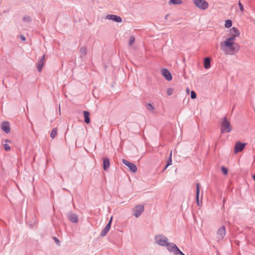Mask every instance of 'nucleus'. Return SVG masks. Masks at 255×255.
Segmentation results:
<instances>
[{"label": "nucleus", "mask_w": 255, "mask_h": 255, "mask_svg": "<svg viewBox=\"0 0 255 255\" xmlns=\"http://www.w3.org/2000/svg\"><path fill=\"white\" fill-rule=\"evenodd\" d=\"M167 16H168V15H166V16H165V19H167Z\"/></svg>", "instance_id": "37998d69"}, {"label": "nucleus", "mask_w": 255, "mask_h": 255, "mask_svg": "<svg viewBox=\"0 0 255 255\" xmlns=\"http://www.w3.org/2000/svg\"><path fill=\"white\" fill-rule=\"evenodd\" d=\"M108 232L109 230L105 228L101 233V236H105Z\"/></svg>", "instance_id": "a878e982"}, {"label": "nucleus", "mask_w": 255, "mask_h": 255, "mask_svg": "<svg viewBox=\"0 0 255 255\" xmlns=\"http://www.w3.org/2000/svg\"><path fill=\"white\" fill-rule=\"evenodd\" d=\"M221 131L222 133L229 132L232 130V126L230 122L227 120L226 117H224L221 120Z\"/></svg>", "instance_id": "f03ea898"}, {"label": "nucleus", "mask_w": 255, "mask_h": 255, "mask_svg": "<svg viewBox=\"0 0 255 255\" xmlns=\"http://www.w3.org/2000/svg\"><path fill=\"white\" fill-rule=\"evenodd\" d=\"M112 221V217L111 218V219H110V221L109 222L108 224L107 225V226L105 227V228H106L109 231L110 230V229L111 228Z\"/></svg>", "instance_id": "bb28decb"}, {"label": "nucleus", "mask_w": 255, "mask_h": 255, "mask_svg": "<svg viewBox=\"0 0 255 255\" xmlns=\"http://www.w3.org/2000/svg\"><path fill=\"white\" fill-rule=\"evenodd\" d=\"M4 148L6 151H9L10 150V146L6 143L4 144L3 145Z\"/></svg>", "instance_id": "c756f323"}, {"label": "nucleus", "mask_w": 255, "mask_h": 255, "mask_svg": "<svg viewBox=\"0 0 255 255\" xmlns=\"http://www.w3.org/2000/svg\"><path fill=\"white\" fill-rule=\"evenodd\" d=\"M183 1L182 0H169L168 3L169 5H180L182 4Z\"/></svg>", "instance_id": "a211bd4d"}, {"label": "nucleus", "mask_w": 255, "mask_h": 255, "mask_svg": "<svg viewBox=\"0 0 255 255\" xmlns=\"http://www.w3.org/2000/svg\"><path fill=\"white\" fill-rule=\"evenodd\" d=\"M174 92V89L171 88H169L166 90V93L168 95L170 96Z\"/></svg>", "instance_id": "5701e85b"}, {"label": "nucleus", "mask_w": 255, "mask_h": 255, "mask_svg": "<svg viewBox=\"0 0 255 255\" xmlns=\"http://www.w3.org/2000/svg\"><path fill=\"white\" fill-rule=\"evenodd\" d=\"M239 5L240 9L241 10V11L242 12L244 11V6L241 3V2L240 1L239 2Z\"/></svg>", "instance_id": "473e14b6"}, {"label": "nucleus", "mask_w": 255, "mask_h": 255, "mask_svg": "<svg viewBox=\"0 0 255 255\" xmlns=\"http://www.w3.org/2000/svg\"><path fill=\"white\" fill-rule=\"evenodd\" d=\"M253 177L254 180L255 181V174L253 176Z\"/></svg>", "instance_id": "ea45409f"}, {"label": "nucleus", "mask_w": 255, "mask_h": 255, "mask_svg": "<svg viewBox=\"0 0 255 255\" xmlns=\"http://www.w3.org/2000/svg\"><path fill=\"white\" fill-rule=\"evenodd\" d=\"M187 92L188 93H189V89H187Z\"/></svg>", "instance_id": "79ce46f5"}, {"label": "nucleus", "mask_w": 255, "mask_h": 255, "mask_svg": "<svg viewBox=\"0 0 255 255\" xmlns=\"http://www.w3.org/2000/svg\"><path fill=\"white\" fill-rule=\"evenodd\" d=\"M57 130L56 128H53L50 133V136L52 138H54L57 135Z\"/></svg>", "instance_id": "4be33fe9"}, {"label": "nucleus", "mask_w": 255, "mask_h": 255, "mask_svg": "<svg viewBox=\"0 0 255 255\" xmlns=\"http://www.w3.org/2000/svg\"><path fill=\"white\" fill-rule=\"evenodd\" d=\"M167 168V167H166V165L165 166V167H164V170H166V169Z\"/></svg>", "instance_id": "a19ab883"}, {"label": "nucleus", "mask_w": 255, "mask_h": 255, "mask_svg": "<svg viewBox=\"0 0 255 255\" xmlns=\"http://www.w3.org/2000/svg\"><path fill=\"white\" fill-rule=\"evenodd\" d=\"M232 25V21L230 19H227L225 21V27L227 28H230Z\"/></svg>", "instance_id": "412c9836"}, {"label": "nucleus", "mask_w": 255, "mask_h": 255, "mask_svg": "<svg viewBox=\"0 0 255 255\" xmlns=\"http://www.w3.org/2000/svg\"><path fill=\"white\" fill-rule=\"evenodd\" d=\"M83 114H84V122L87 124H89L90 122V120L89 118V116H90L89 112L88 111H85L83 112Z\"/></svg>", "instance_id": "dca6fc26"}, {"label": "nucleus", "mask_w": 255, "mask_h": 255, "mask_svg": "<svg viewBox=\"0 0 255 255\" xmlns=\"http://www.w3.org/2000/svg\"><path fill=\"white\" fill-rule=\"evenodd\" d=\"M194 5L202 10H207L209 7V4L206 0H192Z\"/></svg>", "instance_id": "7ed1b4c3"}, {"label": "nucleus", "mask_w": 255, "mask_h": 255, "mask_svg": "<svg viewBox=\"0 0 255 255\" xmlns=\"http://www.w3.org/2000/svg\"><path fill=\"white\" fill-rule=\"evenodd\" d=\"M80 51L85 54L86 53V49L85 48H82L80 50Z\"/></svg>", "instance_id": "e433bc0d"}, {"label": "nucleus", "mask_w": 255, "mask_h": 255, "mask_svg": "<svg viewBox=\"0 0 255 255\" xmlns=\"http://www.w3.org/2000/svg\"><path fill=\"white\" fill-rule=\"evenodd\" d=\"M69 219L73 223H76L78 221V216L74 214H71L69 215Z\"/></svg>", "instance_id": "6ab92c4d"}, {"label": "nucleus", "mask_w": 255, "mask_h": 255, "mask_svg": "<svg viewBox=\"0 0 255 255\" xmlns=\"http://www.w3.org/2000/svg\"><path fill=\"white\" fill-rule=\"evenodd\" d=\"M166 246L169 251L173 252L174 254H176V251L178 250V248L173 243H167Z\"/></svg>", "instance_id": "ddd939ff"}, {"label": "nucleus", "mask_w": 255, "mask_h": 255, "mask_svg": "<svg viewBox=\"0 0 255 255\" xmlns=\"http://www.w3.org/2000/svg\"><path fill=\"white\" fill-rule=\"evenodd\" d=\"M199 192H200V184L197 183L196 184V201L198 205H199Z\"/></svg>", "instance_id": "aec40b11"}, {"label": "nucleus", "mask_w": 255, "mask_h": 255, "mask_svg": "<svg viewBox=\"0 0 255 255\" xmlns=\"http://www.w3.org/2000/svg\"><path fill=\"white\" fill-rule=\"evenodd\" d=\"M171 156H172V151H171L169 159L167 162V164H166V167H168V166L172 164V159H171Z\"/></svg>", "instance_id": "b1692460"}, {"label": "nucleus", "mask_w": 255, "mask_h": 255, "mask_svg": "<svg viewBox=\"0 0 255 255\" xmlns=\"http://www.w3.org/2000/svg\"><path fill=\"white\" fill-rule=\"evenodd\" d=\"M19 37H20V38L22 41H25V39H25V37H24V35H20L19 36Z\"/></svg>", "instance_id": "c9c22d12"}, {"label": "nucleus", "mask_w": 255, "mask_h": 255, "mask_svg": "<svg viewBox=\"0 0 255 255\" xmlns=\"http://www.w3.org/2000/svg\"><path fill=\"white\" fill-rule=\"evenodd\" d=\"M4 141H5V142H6H6H10V141L9 139H5V140H4Z\"/></svg>", "instance_id": "58836bf2"}, {"label": "nucleus", "mask_w": 255, "mask_h": 255, "mask_svg": "<svg viewBox=\"0 0 255 255\" xmlns=\"http://www.w3.org/2000/svg\"><path fill=\"white\" fill-rule=\"evenodd\" d=\"M106 18L117 22H121L122 21V19L120 16L114 14L107 15L106 16Z\"/></svg>", "instance_id": "9b49d317"}, {"label": "nucleus", "mask_w": 255, "mask_h": 255, "mask_svg": "<svg viewBox=\"0 0 255 255\" xmlns=\"http://www.w3.org/2000/svg\"><path fill=\"white\" fill-rule=\"evenodd\" d=\"M204 67L205 69H208L211 67V59L209 57L205 58L204 61Z\"/></svg>", "instance_id": "2eb2a0df"}, {"label": "nucleus", "mask_w": 255, "mask_h": 255, "mask_svg": "<svg viewBox=\"0 0 255 255\" xmlns=\"http://www.w3.org/2000/svg\"><path fill=\"white\" fill-rule=\"evenodd\" d=\"M144 210V207L142 205H138L134 209V215L136 217H139Z\"/></svg>", "instance_id": "1a4fd4ad"}, {"label": "nucleus", "mask_w": 255, "mask_h": 255, "mask_svg": "<svg viewBox=\"0 0 255 255\" xmlns=\"http://www.w3.org/2000/svg\"><path fill=\"white\" fill-rule=\"evenodd\" d=\"M220 47L225 54L233 55L239 51L240 46L233 38H226L220 43Z\"/></svg>", "instance_id": "f257e3e1"}, {"label": "nucleus", "mask_w": 255, "mask_h": 255, "mask_svg": "<svg viewBox=\"0 0 255 255\" xmlns=\"http://www.w3.org/2000/svg\"><path fill=\"white\" fill-rule=\"evenodd\" d=\"M53 239L54 240L55 242L56 243V244L57 245L59 244L60 241H59V240L56 237L53 238Z\"/></svg>", "instance_id": "f704fd0d"}, {"label": "nucleus", "mask_w": 255, "mask_h": 255, "mask_svg": "<svg viewBox=\"0 0 255 255\" xmlns=\"http://www.w3.org/2000/svg\"><path fill=\"white\" fill-rule=\"evenodd\" d=\"M23 19L24 20H26V21H30V18L29 17H24L23 18Z\"/></svg>", "instance_id": "4c0bfd02"}, {"label": "nucleus", "mask_w": 255, "mask_h": 255, "mask_svg": "<svg viewBox=\"0 0 255 255\" xmlns=\"http://www.w3.org/2000/svg\"><path fill=\"white\" fill-rule=\"evenodd\" d=\"M146 107H147V109L149 111H152V110H154L153 106L152 105H151L150 104H148L147 105Z\"/></svg>", "instance_id": "7c9ffc66"}, {"label": "nucleus", "mask_w": 255, "mask_h": 255, "mask_svg": "<svg viewBox=\"0 0 255 255\" xmlns=\"http://www.w3.org/2000/svg\"><path fill=\"white\" fill-rule=\"evenodd\" d=\"M178 254H180V255H185L179 249L178 250L176 251V253L175 255H177Z\"/></svg>", "instance_id": "72a5a7b5"}, {"label": "nucleus", "mask_w": 255, "mask_h": 255, "mask_svg": "<svg viewBox=\"0 0 255 255\" xmlns=\"http://www.w3.org/2000/svg\"><path fill=\"white\" fill-rule=\"evenodd\" d=\"M134 41H135L134 37L133 36H130V39H129V45L130 46H131L133 44Z\"/></svg>", "instance_id": "393cba45"}, {"label": "nucleus", "mask_w": 255, "mask_h": 255, "mask_svg": "<svg viewBox=\"0 0 255 255\" xmlns=\"http://www.w3.org/2000/svg\"><path fill=\"white\" fill-rule=\"evenodd\" d=\"M246 146L245 143H242L241 142H237L235 144L234 147V152L237 153L238 152L242 151Z\"/></svg>", "instance_id": "6e6552de"}, {"label": "nucleus", "mask_w": 255, "mask_h": 255, "mask_svg": "<svg viewBox=\"0 0 255 255\" xmlns=\"http://www.w3.org/2000/svg\"><path fill=\"white\" fill-rule=\"evenodd\" d=\"M240 35V31L238 29L235 27H233L229 29L227 38H233V39L236 40V38L239 37Z\"/></svg>", "instance_id": "20e7f679"}, {"label": "nucleus", "mask_w": 255, "mask_h": 255, "mask_svg": "<svg viewBox=\"0 0 255 255\" xmlns=\"http://www.w3.org/2000/svg\"><path fill=\"white\" fill-rule=\"evenodd\" d=\"M44 59H45V56L43 55L41 59L39 60L38 64H37V69L40 72L42 70V67L45 64L44 62Z\"/></svg>", "instance_id": "4468645a"}, {"label": "nucleus", "mask_w": 255, "mask_h": 255, "mask_svg": "<svg viewBox=\"0 0 255 255\" xmlns=\"http://www.w3.org/2000/svg\"><path fill=\"white\" fill-rule=\"evenodd\" d=\"M1 128L3 131L8 133L10 132V128L9 124L8 122H3L1 124Z\"/></svg>", "instance_id": "f8f14e48"}, {"label": "nucleus", "mask_w": 255, "mask_h": 255, "mask_svg": "<svg viewBox=\"0 0 255 255\" xmlns=\"http://www.w3.org/2000/svg\"><path fill=\"white\" fill-rule=\"evenodd\" d=\"M191 97L192 99H195L196 98V94L193 91L191 92Z\"/></svg>", "instance_id": "2f4dec72"}, {"label": "nucleus", "mask_w": 255, "mask_h": 255, "mask_svg": "<svg viewBox=\"0 0 255 255\" xmlns=\"http://www.w3.org/2000/svg\"><path fill=\"white\" fill-rule=\"evenodd\" d=\"M122 161L125 165H126L129 168L131 171H132V172H135L136 171L137 167L134 164L131 163L124 159H123Z\"/></svg>", "instance_id": "423d86ee"}, {"label": "nucleus", "mask_w": 255, "mask_h": 255, "mask_svg": "<svg viewBox=\"0 0 255 255\" xmlns=\"http://www.w3.org/2000/svg\"><path fill=\"white\" fill-rule=\"evenodd\" d=\"M112 221V217L111 218V219H110V221L109 222L108 224L107 225V226L105 227V228H106L109 231L110 230V229L111 228Z\"/></svg>", "instance_id": "cd10ccee"}, {"label": "nucleus", "mask_w": 255, "mask_h": 255, "mask_svg": "<svg viewBox=\"0 0 255 255\" xmlns=\"http://www.w3.org/2000/svg\"><path fill=\"white\" fill-rule=\"evenodd\" d=\"M110 167V161L108 158H104L103 160V168L107 170Z\"/></svg>", "instance_id": "f3484780"}, {"label": "nucleus", "mask_w": 255, "mask_h": 255, "mask_svg": "<svg viewBox=\"0 0 255 255\" xmlns=\"http://www.w3.org/2000/svg\"><path fill=\"white\" fill-rule=\"evenodd\" d=\"M221 170L225 175H227L228 174V169L224 166L221 167Z\"/></svg>", "instance_id": "c85d7f7f"}, {"label": "nucleus", "mask_w": 255, "mask_h": 255, "mask_svg": "<svg viewBox=\"0 0 255 255\" xmlns=\"http://www.w3.org/2000/svg\"><path fill=\"white\" fill-rule=\"evenodd\" d=\"M156 243L161 246H166L168 243V239L163 235H157L155 238Z\"/></svg>", "instance_id": "39448f33"}, {"label": "nucleus", "mask_w": 255, "mask_h": 255, "mask_svg": "<svg viewBox=\"0 0 255 255\" xmlns=\"http://www.w3.org/2000/svg\"><path fill=\"white\" fill-rule=\"evenodd\" d=\"M161 74L166 80L170 81L172 80V75L170 72L167 69H162L161 70Z\"/></svg>", "instance_id": "9d476101"}, {"label": "nucleus", "mask_w": 255, "mask_h": 255, "mask_svg": "<svg viewBox=\"0 0 255 255\" xmlns=\"http://www.w3.org/2000/svg\"><path fill=\"white\" fill-rule=\"evenodd\" d=\"M226 235V229L225 226L220 228L217 233V238L219 240H222Z\"/></svg>", "instance_id": "0eeeda50"}]
</instances>
